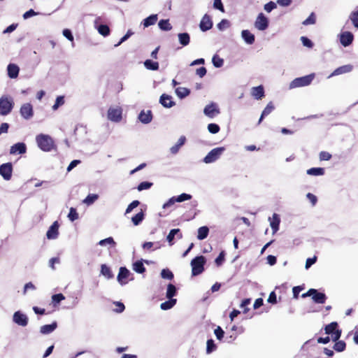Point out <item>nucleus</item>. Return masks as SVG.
<instances>
[{
	"mask_svg": "<svg viewBox=\"0 0 358 358\" xmlns=\"http://www.w3.org/2000/svg\"><path fill=\"white\" fill-rule=\"evenodd\" d=\"M224 150L225 148L224 147L215 148L211 150L203 158V162L206 164L215 162L220 157Z\"/></svg>",
	"mask_w": 358,
	"mask_h": 358,
	"instance_id": "39448f33",
	"label": "nucleus"
},
{
	"mask_svg": "<svg viewBox=\"0 0 358 358\" xmlns=\"http://www.w3.org/2000/svg\"><path fill=\"white\" fill-rule=\"evenodd\" d=\"M98 32L103 36H107L110 34V29L108 26L106 24H101L97 27Z\"/></svg>",
	"mask_w": 358,
	"mask_h": 358,
	"instance_id": "79ce46f5",
	"label": "nucleus"
},
{
	"mask_svg": "<svg viewBox=\"0 0 358 358\" xmlns=\"http://www.w3.org/2000/svg\"><path fill=\"white\" fill-rule=\"evenodd\" d=\"M208 130L211 134H217L220 131V127L218 124L215 123H210L208 125Z\"/></svg>",
	"mask_w": 358,
	"mask_h": 358,
	"instance_id": "5fc2aeb1",
	"label": "nucleus"
},
{
	"mask_svg": "<svg viewBox=\"0 0 358 358\" xmlns=\"http://www.w3.org/2000/svg\"><path fill=\"white\" fill-rule=\"evenodd\" d=\"M144 66L148 70L157 71L159 69V63L151 59H146L144 62Z\"/></svg>",
	"mask_w": 358,
	"mask_h": 358,
	"instance_id": "473e14b6",
	"label": "nucleus"
},
{
	"mask_svg": "<svg viewBox=\"0 0 358 358\" xmlns=\"http://www.w3.org/2000/svg\"><path fill=\"white\" fill-rule=\"evenodd\" d=\"M98 245L100 246H108L109 248H114L116 245V242L113 237H108L99 241Z\"/></svg>",
	"mask_w": 358,
	"mask_h": 358,
	"instance_id": "c85d7f7f",
	"label": "nucleus"
},
{
	"mask_svg": "<svg viewBox=\"0 0 358 358\" xmlns=\"http://www.w3.org/2000/svg\"><path fill=\"white\" fill-rule=\"evenodd\" d=\"M13 321L19 326L26 327L28 324L29 319L27 315L17 310L13 313Z\"/></svg>",
	"mask_w": 358,
	"mask_h": 358,
	"instance_id": "6e6552de",
	"label": "nucleus"
},
{
	"mask_svg": "<svg viewBox=\"0 0 358 358\" xmlns=\"http://www.w3.org/2000/svg\"><path fill=\"white\" fill-rule=\"evenodd\" d=\"M334 349L337 352H343L345 349V343L340 341L335 343Z\"/></svg>",
	"mask_w": 358,
	"mask_h": 358,
	"instance_id": "864d4df0",
	"label": "nucleus"
},
{
	"mask_svg": "<svg viewBox=\"0 0 358 358\" xmlns=\"http://www.w3.org/2000/svg\"><path fill=\"white\" fill-rule=\"evenodd\" d=\"M314 292L312 294V299L315 303L323 304L326 302L327 299L326 294L322 292H320L317 289H313Z\"/></svg>",
	"mask_w": 358,
	"mask_h": 358,
	"instance_id": "a211bd4d",
	"label": "nucleus"
},
{
	"mask_svg": "<svg viewBox=\"0 0 358 358\" xmlns=\"http://www.w3.org/2000/svg\"><path fill=\"white\" fill-rule=\"evenodd\" d=\"M65 299L62 294H56L52 295V300L53 303H59L60 301Z\"/></svg>",
	"mask_w": 358,
	"mask_h": 358,
	"instance_id": "774afa93",
	"label": "nucleus"
},
{
	"mask_svg": "<svg viewBox=\"0 0 358 358\" xmlns=\"http://www.w3.org/2000/svg\"><path fill=\"white\" fill-rule=\"evenodd\" d=\"M68 217L71 222H73L76 220L78 219V213H77L76 210L74 208H70Z\"/></svg>",
	"mask_w": 358,
	"mask_h": 358,
	"instance_id": "3c124183",
	"label": "nucleus"
},
{
	"mask_svg": "<svg viewBox=\"0 0 358 358\" xmlns=\"http://www.w3.org/2000/svg\"><path fill=\"white\" fill-rule=\"evenodd\" d=\"M252 96L257 100H261L264 96V90L262 85L253 87L251 89Z\"/></svg>",
	"mask_w": 358,
	"mask_h": 358,
	"instance_id": "412c9836",
	"label": "nucleus"
},
{
	"mask_svg": "<svg viewBox=\"0 0 358 358\" xmlns=\"http://www.w3.org/2000/svg\"><path fill=\"white\" fill-rule=\"evenodd\" d=\"M206 262L205 257L202 255L197 256L191 261L192 275H198L203 271Z\"/></svg>",
	"mask_w": 358,
	"mask_h": 358,
	"instance_id": "7ed1b4c3",
	"label": "nucleus"
},
{
	"mask_svg": "<svg viewBox=\"0 0 358 358\" xmlns=\"http://www.w3.org/2000/svg\"><path fill=\"white\" fill-rule=\"evenodd\" d=\"M203 113L206 116L213 118L220 113V110L216 103H211L205 106Z\"/></svg>",
	"mask_w": 358,
	"mask_h": 358,
	"instance_id": "9b49d317",
	"label": "nucleus"
},
{
	"mask_svg": "<svg viewBox=\"0 0 358 358\" xmlns=\"http://www.w3.org/2000/svg\"><path fill=\"white\" fill-rule=\"evenodd\" d=\"M268 19L264 15V13H259L255 22V27L259 31H264L268 27Z\"/></svg>",
	"mask_w": 358,
	"mask_h": 358,
	"instance_id": "0eeeda50",
	"label": "nucleus"
},
{
	"mask_svg": "<svg viewBox=\"0 0 358 358\" xmlns=\"http://www.w3.org/2000/svg\"><path fill=\"white\" fill-rule=\"evenodd\" d=\"M140 204V202L138 200L133 201L127 208L125 214L130 213L135 208H136Z\"/></svg>",
	"mask_w": 358,
	"mask_h": 358,
	"instance_id": "13d9d810",
	"label": "nucleus"
},
{
	"mask_svg": "<svg viewBox=\"0 0 358 358\" xmlns=\"http://www.w3.org/2000/svg\"><path fill=\"white\" fill-rule=\"evenodd\" d=\"M315 23V17L313 13H312L310 16L306 19L303 22V24L308 25V24H314Z\"/></svg>",
	"mask_w": 358,
	"mask_h": 358,
	"instance_id": "680f3d73",
	"label": "nucleus"
},
{
	"mask_svg": "<svg viewBox=\"0 0 358 358\" xmlns=\"http://www.w3.org/2000/svg\"><path fill=\"white\" fill-rule=\"evenodd\" d=\"M14 102L13 99L7 96L0 98V115L5 116L8 115L13 110Z\"/></svg>",
	"mask_w": 358,
	"mask_h": 358,
	"instance_id": "20e7f679",
	"label": "nucleus"
},
{
	"mask_svg": "<svg viewBox=\"0 0 358 358\" xmlns=\"http://www.w3.org/2000/svg\"><path fill=\"white\" fill-rule=\"evenodd\" d=\"M59 235V224L57 221L53 222V224L49 227L46 236L48 239H56Z\"/></svg>",
	"mask_w": 358,
	"mask_h": 358,
	"instance_id": "2eb2a0df",
	"label": "nucleus"
},
{
	"mask_svg": "<svg viewBox=\"0 0 358 358\" xmlns=\"http://www.w3.org/2000/svg\"><path fill=\"white\" fill-rule=\"evenodd\" d=\"M27 152V145L24 143H17L10 148V155H22Z\"/></svg>",
	"mask_w": 358,
	"mask_h": 358,
	"instance_id": "f8f14e48",
	"label": "nucleus"
},
{
	"mask_svg": "<svg viewBox=\"0 0 358 358\" xmlns=\"http://www.w3.org/2000/svg\"><path fill=\"white\" fill-rule=\"evenodd\" d=\"M354 36L350 31H344L340 34V42L344 47L350 45L353 41Z\"/></svg>",
	"mask_w": 358,
	"mask_h": 358,
	"instance_id": "f3484780",
	"label": "nucleus"
},
{
	"mask_svg": "<svg viewBox=\"0 0 358 358\" xmlns=\"http://www.w3.org/2000/svg\"><path fill=\"white\" fill-rule=\"evenodd\" d=\"M145 215L143 211L139 212L131 217V221L135 226H138L143 220Z\"/></svg>",
	"mask_w": 358,
	"mask_h": 358,
	"instance_id": "a19ab883",
	"label": "nucleus"
},
{
	"mask_svg": "<svg viewBox=\"0 0 358 358\" xmlns=\"http://www.w3.org/2000/svg\"><path fill=\"white\" fill-rule=\"evenodd\" d=\"M8 75L10 78H16L18 76L20 69L14 64H10L7 67Z\"/></svg>",
	"mask_w": 358,
	"mask_h": 358,
	"instance_id": "b1692460",
	"label": "nucleus"
},
{
	"mask_svg": "<svg viewBox=\"0 0 358 358\" xmlns=\"http://www.w3.org/2000/svg\"><path fill=\"white\" fill-rule=\"evenodd\" d=\"M36 141L38 148L44 152L51 151L55 146L53 139L47 134H41L37 135Z\"/></svg>",
	"mask_w": 358,
	"mask_h": 358,
	"instance_id": "f257e3e1",
	"label": "nucleus"
},
{
	"mask_svg": "<svg viewBox=\"0 0 358 358\" xmlns=\"http://www.w3.org/2000/svg\"><path fill=\"white\" fill-rule=\"evenodd\" d=\"M133 270L138 273H143L145 271V268L142 261H136L133 264Z\"/></svg>",
	"mask_w": 358,
	"mask_h": 358,
	"instance_id": "4c0bfd02",
	"label": "nucleus"
},
{
	"mask_svg": "<svg viewBox=\"0 0 358 358\" xmlns=\"http://www.w3.org/2000/svg\"><path fill=\"white\" fill-rule=\"evenodd\" d=\"M273 109H274L273 104L272 103V102H269L261 115V117L259 120V124L262 121L263 118L265 116L269 115L273 110Z\"/></svg>",
	"mask_w": 358,
	"mask_h": 358,
	"instance_id": "72a5a7b5",
	"label": "nucleus"
},
{
	"mask_svg": "<svg viewBox=\"0 0 358 358\" xmlns=\"http://www.w3.org/2000/svg\"><path fill=\"white\" fill-rule=\"evenodd\" d=\"M275 8H276V4H275V3H274L273 1H270L267 3H266L264 7V10L268 13L271 12Z\"/></svg>",
	"mask_w": 358,
	"mask_h": 358,
	"instance_id": "69168bd1",
	"label": "nucleus"
},
{
	"mask_svg": "<svg viewBox=\"0 0 358 358\" xmlns=\"http://www.w3.org/2000/svg\"><path fill=\"white\" fill-rule=\"evenodd\" d=\"M101 273L106 278L110 279L113 277L110 268L106 264H102L101 266Z\"/></svg>",
	"mask_w": 358,
	"mask_h": 358,
	"instance_id": "58836bf2",
	"label": "nucleus"
},
{
	"mask_svg": "<svg viewBox=\"0 0 358 358\" xmlns=\"http://www.w3.org/2000/svg\"><path fill=\"white\" fill-rule=\"evenodd\" d=\"M176 301V299H169V301L162 303L160 308L164 310H169L175 306Z\"/></svg>",
	"mask_w": 358,
	"mask_h": 358,
	"instance_id": "c9c22d12",
	"label": "nucleus"
},
{
	"mask_svg": "<svg viewBox=\"0 0 358 358\" xmlns=\"http://www.w3.org/2000/svg\"><path fill=\"white\" fill-rule=\"evenodd\" d=\"M269 220L270 226L273 230V234H275L279 229V225L280 222L279 215L276 213H273L272 218L269 217Z\"/></svg>",
	"mask_w": 358,
	"mask_h": 358,
	"instance_id": "5701e85b",
	"label": "nucleus"
},
{
	"mask_svg": "<svg viewBox=\"0 0 358 358\" xmlns=\"http://www.w3.org/2000/svg\"><path fill=\"white\" fill-rule=\"evenodd\" d=\"M213 7L214 8L217 9L222 13L224 12V8L221 0H214Z\"/></svg>",
	"mask_w": 358,
	"mask_h": 358,
	"instance_id": "0e129e2a",
	"label": "nucleus"
},
{
	"mask_svg": "<svg viewBox=\"0 0 358 358\" xmlns=\"http://www.w3.org/2000/svg\"><path fill=\"white\" fill-rule=\"evenodd\" d=\"M138 120L143 124H148L152 120L151 110H141L138 117Z\"/></svg>",
	"mask_w": 358,
	"mask_h": 358,
	"instance_id": "6ab92c4d",
	"label": "nucleus"
},
{
	"mask_svg": "<svg viewBox=\"0 0 358 358\" xmlns=\"http://www.w3.org/2000/svg\"><path fill=\"white\" fill-rule=\"evenodd\" d=\"M352 69H353V66L351 65V64H346V65L341 66L336 69L329 76L328 78H331L333 76H338V75L350 73V72H351L352 71Z\"/></svg>",
	"mask_w": 358,
	"mask_h": 358,
	"instance_id": "dca6fc26",
	"label": "nucleus"
},
{
	"mask_svg": "<svg viewBox=\"0 0 358 358\" xmlns=\"http://www.w3.org/2000/svg\"><path fill=\"white\" fill-rule=\"evenodd\" d=\"M212 63L215 67L220 68L224 64V60L223 59L220 58L219 56L215 55L212 58Z\"/></svg>",
	"mask_w": 358,
	"mask_h": 358,
	"instance_id": "37998d69",
	"label": "nucleus"
},
{
	"mask_svg": "<svg viewBox=\"0 0 358 358\" xmlns=\"http://www.w3.org/2000/svg\"><path fill=\"white\" fill-rule=\"evenodd\" d=\"M178 36L179 42L182 45L186 46L189 43L190 37H189V34L180 33L178 34Z\"/></svg>",
	"mask_w": 358,
	"mask_h": 358,
	"instance_id": "2f4dec72",
	"label": "nucleus"
},
{
	"mask_svg": "<svg viewBox=\"0 0 358 358\" xmlns=\"http://www.w3.org/2000/svg\"><path fill=\"white\" fill-rule=\"evenodd\" d=\"M331 158V155L328 152L322 151L320 153V159L322 161H328Z\"/></svg>",
	"mask_w": 358,
	"mask_h": 358,
	"instance_id": "338daca9",
	"label": "nucleus"
},
{
	"mask_svg": "<svg viewBox=\"0 0 358 358\" xmlns=\"http://www.w3.org/2000/svg\"><path fill=\"white\" fill-rule=\"evenodd\" d=\"M20 113L24 119L30 120L34 116L32 105L29 103L22 104L20 110Z\"/></svg>",
	"mask_w": 358,
	"mask_h": 358,
	"instance_id": "9d476101",
	"label": "nucleus"
},
{
	"mask_svg": "<svg viewBox=\"0 0 358 358\" xmlns=\"http://www.w3.org/2000/svg\"><path fill=\"white\" fill-rule=\"evenodd\" d=\"M159 103L165 108H169L175 105V102L172 101L170 95L163 94L159 99Z\"/></svg>",
	"mask_w": 358,
	"mask_h": 358,
	"instance_id": "aec40b11",
	"label": "nucleus"
},
{
	"mask_svg": "<svg viewBox=\"0 0 358 358\" xmlns=\"http://www.w3.org/2000/svg\"><path fill=\"white\" fill-rule=\"evenodd\" d=\"M158 26L162 31H170L172 29L169 20H161L158 23Z\"/></svg>",
	"mask_w": 358,
	"mask_h": 358,
	"instance_id": "e433bc0d",
	"label": "nucleus"
},
{
	"mask_svg": "<svg viewBox=\"0 0 358 358\" xmlns=\"http://www.w3.org/2000/svg\"><path fill=\"white\" fill-rule=\"evenodd\" d=\"M209 233V229L206 226L201 227L198 229L197 238L199 240H203L207 238Z\"/></svg>",
	"mask_w": 358,
	"mask_h": 358,
	"instance_id": "c756f323",
	"label": "nucleus"
},
{
	"mask_svg": "<svg viewBox=\"0 0 358 358\" xmlns=\"http://www.w3.org/2000/svg\"><path fill=\"white\" fill-rule=\"evenodd\" d=\"M315 73H310L305 76L296 78L289 83V88L292 90L297 87L308 86L315 78Z\"/></svg>",
	"mask_w": 358,
	"mask_h": 358,
	"instance_id": "f03ea898",
	"label": "nucleus"
},
{
	"mask_svg": "<svg viewBox=\"0 0 358 358\" xmlns=\"http://www.w3.org/2000/svg\"><path fill=\"white\" fill-rule=\"evenodd\" d=\"M350 19L354 26L358 29V10L352 12L350 15Z\"/></svg>",
	"mask_w": 358,
	"mask_h": 358,
	"instance_id": "4d7b16f0",
	"label": "nucleus"
},
{
	"mask_svg": "<svg viewBox=\"0 0 358 358\" xmlns=\"http://www.w3.org/2000/svg\"><path fill=\"white\" fill-rule=\"evenodd\" d=\"M57 327V324L56 322H52L50 324H45L42 327H41L40 332L42 334H49L54 331Z\"/></svg>",
	"mask_w": 358,
	"mask_h": 358,
	"instance_id": "a878e982",
	"label": "nucleus"
},
{
	"mask_svg": "<svg viewBox=\"0 0 358 358\" xmlns=\"http://www.w3.org/2000/svg\"><path fill=\"white\" fill-rule=\"evenodd\" d=\"M62 34L64 37H66L68 40L73 43V36L70 29H64L62 31ZM72 46H74L73 43H72Z\"/></svg>",
	"mask_w": 358,
	"mask_h": 358,
	"instance_id": "bf43d9fd",
	"label": "nucleus"
},
{
	"mask_svg": "<svg viewBox=\"0 0 358 358\" xmlns=\"http://www.w3.org/2000/svg\"><path fill=\"white\" fill-rule=\"evenodd\" d=\"M214 334L216 336V338L218 339V340H222V338L224 337V331L222 330V329L220 327H217L215 331H214Z\"/></svg>",
	"mask_w": 358,
	"mask_h": 358,
	"instance_id": "e2e57ef3",
	"label": "nucleus"
},
{
	"mask_svg": "<svg viewBox=\"0 0 358 358\" xmlns=\"http://www.w3.org/2000/svg\"><path fill=\"white\" fill-rule=\"evenodd\" d=\"M152 186V183L150 182H142L138 185V191H143L145 189H148Z\"/></svg>",
	"mask_w": 358,
	"mask_h": 358,
	"instance_id": "603ef678",
	"label": "nucleus"
},
{
	"mask_svg": "<svg viewBox=\"0 0 358 358\" xmlns=\"http://www.w3.org/2000/svg\"><path fill=\"white\" fill-rule=\"evenodd\" d=\"M177 289L175 285L173 284H169L167 286L166 296L169 299H173V297L176 296Z\"/></svg>",
	"mask_w": 358,
	"mask_h": 358,
	"instance_id": "7c9ffc66",
	"label": "nucleus"
},
{
	"mask_svg": "<svg viewBox=\"0 0 358 358\" xmlns=\"http://www.w3.org/2000/svg\"><path fill=\"white\" fill-rule=\"evenodd\" d=\"M13 165L10 162L0 166V175L5 180H10L12 177Z\"/></svg>",
	"mask_w": 358,
	"mask_h": 358,
	"instance_id": "1a4fd4ad",
	"label": "nucleus"
},
{
	"mask_svg": "<svg viewBox=\"0 0 358 358\" xmlns=\"http://www.w3.org/2000/svg\"><path fill=\"white\" fill-rule=\"evenodd\" d=\"M186 138L184 136H181L176 145H173L170 148V152L173 155H176L178 152L180 148L185 143Z\"/></svg>",
	"mask_w": 358,
	"mask_h": 358,
	"instance_id": "393cba45",
	"label": "nucleus"
},
{
	"mask_svg": "<svg viewBox=\"0 0 358 358\" xmlns=\"http://www.w3.org/2000/svg\"><path fill=\"white\" fill-rule=\"evenodd\" d=\"M309 176H320L324 175V169L320 167L310 168L306 171Z\"/></svg>",
	"mask_w": 358,
	"mask_h": 358,
	"instance_id": "cd10ccee",
	"label": "nucleus"
},
{
	"mask_svg": "<svg viewBox=\"0 0 358 358\" xmlns=\"http://www.w3.org/2000/svg\"><path fill=\"white\" fill-rule=\"evenodd\" d=\"M179 232H180L179 229H173L169 231V233L166 237V239H167L168 242L169 243L170 245H173V241L174 239V237Z\"/></svg>",
	"mask_w": 358,
	"mask_h": 358,
	"instance_id": "a18cd8bd",
	"label": "nucleus"
},
{
	"mask_svg": "<svg viewBox=\"0 0 358 358\" xmlns=\"http://www.w3.org/2000/svg\"><path fill=\"white\" fill-rule=\"evenodd\" d=\"M337 327H338V324L336 322H333L327 324L324 329L325 333L327 334H333L336 330Z\"/></svg>",
	"mask_w": 358,
	"mask_h": 358,
	"instance_id": "c03bdc74",
	"label": "nucleus"
},
{
	"mask_svg": "<svg viewBox=\"0 0 358 358\" xmlns=\"http://www.w3.org/2000/svg\"><path fill=\"white\" fill-rule=\"evenodd\" d=\"M99 198L98 194H90L87 196V197L83 200V203L87 206H90L94 203Z\"/></svg>",
	"mask_w": 358,
	"mask_h": 358,
	"instance_id": "ea45409f",
	"label": "nucleus"
},
{
	"mask_svg": "<svg viewBox=\"0 0 358 358\" xmlns=\"http://www.w3.org/2000/svg\"><path fill=\"white\" fill-rule=\"evenodd\" d=\"M130 271L125 267H120L117 277L118 282L123 285L127 283V279L130 276Z\"/></svg>",
	"mask_w": 358,
	"mask_h": 358,
	"instance_id": "ddd939ff",
	"label": "nucleus"
},
{
	"mask_svg": "<svg viewBox=\"0 0 358 358\" xmlns=\"http://www.w3.org/2000/svg\"><path fill=\"white\" fill-rule=\"evenodd\" d=\"M216 349V345L213 340L209 339L207 341L206 353L210 354Z\"/></svg>",
	"mask_w": 358,
	"mask_h": 358,
	"instance_id": "09e8293b",
	"label": "nucleus"
},
{
	"mask_svg": "<svg viewBox=\"0 0 358 358\" xmlns=\"http://www.w3.org/2000/svg\"><path fill=\"white\" fill-rule=\"evenodd\" d=\"M122 110L119 106L110 107L108 110V119L114 122L122 120Z\"/></svg>",
	"mask_w": 358,
	"mask_h": 358,
	"instance_id": "423d86ee",
	"label": "nucleus"
},
{
	"mask_svg": "<svg viewBox=\"0 0 358 358\" xmlns=\"http://www.w3.org/2000/svg\"><path fill=\"white\" fill-rule=\"evenodd\" d=\"M213 27V22L211 17L208 15L205 14L199 24V28L202 31H206L210 29Z\"/></svg>",
	"mask_w": 358,
	"mask_h": 358,
	"instance_id": "4468645a",
	"label": "nucleus"
},
{
	"mask_svg": "<svg viewBox=\"0 0 358 358\" xmlns=\"http://www.w3.org/2000/svg\"><path fill=\"white\" fill-rule=\"evenodd\" d=\"M64 103V98L63 96H59L57 97L55 104L52 106V110H56L58 108Z\"/></svg>",
	"mask_w": 358,
	"mask_h": 358,
	"instance_id": "49530a36",
	"label": "nucleus"
},
{
	"mask_svg": "<svg viewBox=\"0 0 358 358\" xmlns=\"http://www.w3.org/2000/svg\"><path fill=\"white\" fill-rule=\"evenodd\" d=\"M230 25V23L229 22V20H222L217 25V29L220 31H223L224 29H226L227 28H228Z\"/></svg>",
	"mask_w": 358,
	"mask_h": 358,
	"instance_id": "8fccbe9b",
	"label": "nucleus"
},
{
	"mask_svg": "<svg viewBox=\"0 0 358 358\" xmlns=\"http://www.w3.org/2000/svg\"><path fill=\"white\" fill-rule=\"evenodd\" d=\"M161 276L164 279L172 280L173 278V273L169 269H162Z\"/></svg>",
	"mask_w": 358,
	"mask_h": 358,
	"instance_id": "de8ad7c7",
	"label": "nucleus"
},
{
	"mask_svg": "<svg viewBox=\"0 0 358 358\" xmlns=\"http://www.w3.org/2000/svg\"><path fill=\"white\" fill-rule=\"evenodd\" d=\"M158 20V15L157 14H152L146 17L142 22V24L145 28L148 27L151 25L155 24Z\"/></svg>",
	"mask_w": 358,
	"mask_h": 358,
	"instance_id": "bb28decb",
	"label": "nucleus"
},
{
	"mask_svg": "<svg viewBox=\"0 0 358 358\" xmlns=\"http://www.w3.org/2000/svg\"><path fill=\"white\" fill-rule=\"evenodd\" d=\"M190 93L189 90L185 87H178L176 89V94L180 99H184Z\"/></svg>",
	"mask_w": 358,
	"mask_h": 358,
	"instance_id": "f704fd0d",
	"label": "nucleus"
},
{
	"mask_svg": "<svg viewBox=\"0 0 358 358\" xmlns=\"http://www.w3.org/2000/svg\"><path fill=\"white\" fill-rule=\"evenodd\" d=\"M133 34H134L133 31H131V30H128L127 34L124 36H122L121 38V39L120 40V41L117 44L115 45V47H117L120 45H121L122 43L126 41Z\"/></svg>",
	"mask_w": 358,
	"mask_h": 358,
	"instance_id": "052dcab7",
	"label": "nucleus"
},
{
	"mask_svg": "<svg viewBox=\"0 0 358 358\" xmlns=\"http://www.w3.org/2000/svg\"><path fill=\"white\" fill-rule=\"evenodd\" d=\"M241 37L248 45L253 44L255 40V35L248 29H245L241 31Z\"/></svg>",
	"mask_w": 358,
	"mask_h": 358,
	"instance_id": "4be33fe9",
	"label": "nucleus"
},
{
	"mask_svg": "<svg viewBox=\"0 0 358 358\" xmlns=\"http://www.w3.org/2000/svg\"><path fill=\"white\" fill-rule=\"evenodd\" d=\"M176 200L177 201V202L180 203V202L191 199L192 195H190L189 194H186V193H182V194H180L179 196H176Z\"/></svg>",
	"mask_w": 358,
	"mask_h": 358,
	"instance_id": "6e6d98bb",
	"label": "nucleus"
}]
</instances>
